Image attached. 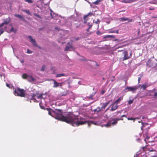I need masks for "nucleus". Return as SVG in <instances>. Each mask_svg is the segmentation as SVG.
Returning <instances> with one entry per match:
<instances>
[{
    "label": "nucleus",
    "mask_w": 157,
    "mask_h": 157,
    "mask_svg": "<svg viewBox=\"0 0 157 157\" xmlns=\"http://www.w3.org/2000/svg\"><path fill=\"white\" fill-rule=\"evenodd\" d=\"M48 111V113L56 119L71 124L74 126H77L82 125L86 123L83 121V119L80 118L79 117L75 116L72 113L67 114L66 116L62 114V110L59 109H55L53 111L50 109L46 108Z\"/></svg>",
    "instance_id": "f257e3e1"
},
{
    "label": "nucleus",
    "mask_w": 157,
    "mask_h": 157,
    "mask_svg": "<svg viewBox=\"0 0 157 157\" xmlns=\"http://www.w3.org/2000/svg\"><path fill=\"white\" fill-rule=\"evenodd\" d=\"M123 120V119L122 118H113L111 120L109 121L108 123L105 124H104L103 126L106 127H109L111 125H114L117 123V121L120 120Z\"/></svg>",
    "instance_id": "f03ea898"
},
{
    "label": "nucleus",
    "mask_w": 157,
    "mask_h": 157,
    "mask_svg": "<svg viewBox=\"0 0 157 157\" xmlns=\"http://www.w3.org/2000/svg\"><path fill=\"white\" fill-rule=\"evenodd\" d=\"M14 94L16 96L21 97H25V90L23 89L17 88L15 89L14 91Z\"/></svg>",
    "instance_id": "7ed1b4c3"
},
{
    "label": "nucleus",
    "mask_w": 157,
    "mask_h": 157,
    "mask_svg": "<svg viewBox=\"0 0 157 157\" xmlns=\"http://www.w3.org/2000/svg\"><path fill=\"white\" fill-rule=\"evenodd\" d=\"M22 77L24 79H26L29 82H33L36 81V79L35 78L26 74H23L22 75Z\"/></svg>",
    "instance_id": "20e7f679"
},
{
    "label": "nucleus",
    "mask_w": 157,
    "mask_h": 157,
    "mask_svg": "<svg viewBox=\"0 0 157 157\" xmlns=\"http://www.w3.org/2000/svg\"><path fill=\"white\" fill-rule=\"evenodd\" d=\"M155 61L153 58L150 59L148 60L147 64L150 67H154L157 65Z\"/></svg>",
    "instance_id": "39448f33"
},
{
    "label": "nucleus",
    "mask_w": 157,
    "mask_h": 157,
    "mask_svg": "<svg viewBox=\"0 0 157 157\" xmlns=\"http://www.w3.org/2000/svg\"><path fill=\"white\" fill-rule=\"evenodd\" d=\"M28 38H29L30 42L32 43L33 46L34 47L37 46V44L36 43L35 40L33 39L31 36H28Z\"/></svg>",
    "instance_id": "423d86ee"
},
{
    "label": "nucleus",
    "mask_w": 157,
    "mask_h": 157,
    "mask_svg": "<svg viewBox=\"0 0 157 157\" xmlns=\"http://www.w3.org/2000/svg\"><path fill=\"white\" fill-rule=\"evenodd\" d=\"M28 38H29L30 42L32 43L33 46L34 47L37 46V44L36 43L35 40L33 39L31 36H28Z\"/></svg>",
    "instance_id": "0eeeda50"
},
{
    "label": "nucleus",
    "mask_w": 157,
    "mask_h": 157,
    "mask_svg": "<svg viewBox=\"0 0 157 157\" xmlns=\"http://www.w3.org/2000/svg\"><path fill=\"white\" fill-rule=\"evenodd\" d=\"M52 80L54 82V85L53 86V87L56 88L62 86V83H58L54 79H52Z\"/></svg>",
    "instance_id": "6e6552de"
},
{
    "label": "nucleus",
    "mask_w": 157,
    "mask_h": 157,
    "mask_svg": "<svg viewBox=\"0 0 157 157\" xmlns=\"http://www.w3.org/2000/svg\"><path fill=\"white\" fill-rule=\"evenodd\" d=\"M137 88L135 87H129L127 86L124 89L125 92H128L129 91H133L136 90Z\"/></svg>",
    "instance_id": "1a4fd4ad"
},
{
    "label": "nucleus",
    "mask_w": 157,
    "mask_h": 157,
    "mask_svg": "<svg viewBox=\"0 0 157 157\" xmlns=\"http://www.w3.org/2000/svg\"><path fill=\"white\" fill-rule=\"evenodd\" d=\"M112 107L111 109V110L112 111H115L118 108L117 104L115 102H113L111 104Z\"/></svg>",
    "instance_id": "9d476101"
},
{
    "label": "nucleus",
    "mask_w": 157,
    "mask_h": 157,
    "mask_svg": "<svg viewBox=\"0 0 157 157\" xmlns=\"http://www.w3.org/2000/svg\"><path fill=\"white\" fill-rule=\"evenodd\" d=\"M123 54L124 55L123 59V60L128 59L129 58V55H128L127 51H124L123 52Z\"/></svg>",
    "instance_id": "9b49d317"
},
{
    "label": "nucleus",
    "mask_w": 157,
    "mask_h": 157,
    "mask_svg": "<svg viewBox=\"0 0 157 157\" xmlns=\"http://www.w3.org/2000/svg\"><path fill=\"white\" fill-rule=\"evenodd\" d=\"M10 21V18L8 17V18L5 19L4 21V22L2 23L1 25V26L2 27L3 25L5 24H7L9 23Z\"/></svg>",
    "instance_id": "f8f14e48"
},
{
    "label": "nucleus",
    "mask_w": 157,
    "mask_h": 157,
    "mask_svg": "<svg viewBox=\"0 0 157 157\" xmlns=\"http://www.w3.org/2000/svg\"><path fill=\"white\" fill-rule=\"evenodd\" d=\"M73 49V47L71 45H67L66 46L65 48L64 49V51H71Z\"/></svg>",
    "instance_id": "ddd939ff"
},
{
    "label": "nucleus",
    "mask_w": 157,
    "mask_h": 157,
    "mask_svg": "<svg viewBox=\"0 0 157 157\" xmlns=\"http://www.w3.org/2000/svg\"><path fill=\"white\" fill-rule=\"evenodd\" d=\"M110 101H109L108 102H106L103 104L101 108L102 110L103 109H105V108L107 106L108 104L110 103Z\"/></svg>",
    "instance_id": "4468645a"
},
{
    "label": "nucleus",
    "mask_w": 157,
    "mask_h": 157,
    "mask_svg": "<svg viewBox=\"0 0 157 157\" xmlns=\"http://www.w3.org/2000/svg\"><path fill=\"white\" fill-rule=\"evenodd\" d=\"M15 16L16 17H18L19 18V19L23 21H24L25 20V19H24L23 17L20 15L16 14H15Z\"/></svg>",
    "instance_id": "2eb2a0df"
},
{
    "label": "nucleus",
    "mask_w": 157,
    "mask_h": 157,
    "mask_svg": "<svg viewBox=\"0 0 157 157\" xmlns=\"http://www.w3.org/2000/svg\"><path fill=\"white\" fill-rule=\"evenodd\" d=\"M135 1V0H123L122 1V2L125 3H131Z\"/></svg>",
    "instance_id": "dca6fc26"
},
{
    "label": "nucleus",
    "mask_w": 157,
    "mask_h": 157,
    "mask_svg": "<svg viewBox=\"0 0 157 157\" xmlns=\"http://www.w3.org/2000/svg\"><path fill=\"white\" fill-rule=\"evenodd\" d=\"M149 86L148 84L146 83H144L143 84L141 87V88L143 89V90H145L147 87Z\"/></svg>",
    "instance_id": "f3484780"
},
{
    "label": "nucleus",
    "mask_w": 157,
    "mask_h": 157,
    "mask_svg": "<svg viewBox=\"0 0 157 157\" xmlns=\"http://www.w3.org/2000/svg\"><path fill=\"white\" fill-rule=\"evenodd\" d=\"M94 15V14L93 13H88L87 15L84 16V19L85 20L86 18L88 16H91L92 15Z\"/></svg>",
    "instance_id": "a211bd4d"
},
{
    "label": "nucleus",
    "mask_w": 157,
    "mask_h": 157,
    "mask_svg": "<svg viewBox=\"0 0 157 157\" xmlns=\"http://www.w3.org/2000/svg\"><path fill=\"white\" fill-rule=\"evenodd\" d=\"M80 38V37L76 38L75 37H72L71 38V41H77Z\"/></svg>",
    "instance_id": "6ab92c4d"
},
{
    "label": "nucleus",
    "mask_w": 157,
    "mask_h": 157,
    "mask_svg": "<svg viewBox=\"0 0 157 157\" xmlns=\"http://www.w3.org/2000/svg\"><path fill=\"white\" fill-rule=\"evenodd\" d=\"M102 110L101 108L100 107H98L96 109H94V111L95 112H97V113H98L99 111Z\"/></svg>",
    "instance_id": "aec40b11"
},
{
    "label": "nucleus",
    "mask_w": 157,
    "mask_h": 157,
    "mask_svg": "<svg viewBox=\"0 0 157 157\" xmlns=\"http://www.w3.org/2000/svg\"><path fill=\"white\" fill-rule=\"evenodd\" d=\"M66 76L65 74H59L56 75V78L61 77L62 76Z\"/></svg>",
    "instance_id": "412c9836"
},
{
    "label": "nucleus",
    "mask_w": 157,
    "mask_h": 157,
    "mask_svg": "<svg viewBox=\"0 0 157 157\" xmlns=\"http://www.w3.org/2000/svg\"><path fill=\"white\" fill-rule=\"evenodd\" d=\"M43 105V104H42V100H41L40 101V104H39V105H40V108L41 109H46L47 110L46 108L45 109L44 108V107Z\"/></svg>",
    "instance_id": "4be33fe9"
},
{
    "label": "nucleus",
    "mask_w": 157,
    "mask_h": 157,
    "mask_svg": "<svg viewBox=\"0 0 157 157\" xmlns=\"http://www.w3.org/2000/svg\"><path fill=\"white\" fill-rule=\"evenodd\" d=\"M123 98L122 97H120L117 100L115 101H114V102L117 103L119 102Z\"/></svg>",
    "instance_id": "5701e85b"
},
{
    "label": "nucleus",
    "mask_w": 157,
    "mask_h": 157,
    "mask_svg": "<svg viewBox=\"0 0 157 157\" xmlns=\"http://www.w3.org/2000/svg\"><path fill=\"white\" fill-rule=\"evenodd\" d=\"M109 33H116L117 34L119 33L118 30H111L109 32Z\"/></svg>",
    "instance_id": "b1692460"
},
{
    "label": "nucleus",
    "mask_w": 157,
    "mask_h": 157,
    "mask_svg": "<svg viewBox=\"0 0 157 157\" xmlns=\"http://www.w3.org/2000/svg\"><path fill=\"white\" fill-rule=\"evenodd\" d=\"M102 0H97L95 2H94L92 3V4H94L95 5H98L99 3L102 1Z\"/></svg>",
    "instance_id": "393cba45"
},
{
    "label": "nucleus",
    "mask_w": 157,
    "mask_h": 157,
    "mask_svg": "<svg viewBox=\"0 0 157 157\" xmlns=\"http://www.w3.org/2000/svg\"><path fill=\"white\" fill-rule=\"evenodd\" d=\"M43 95V94H41L40 95H39L37 96V98L38 99H40L41 101L42 100V98H43V100H44V98L42 96Z\"/></svg>",
    "instance_id": "a878e982"
},
{
    "label": "nucleus",
    "mask_w": 157,
    "mask_h": 157,
    "mask_svg": "<svg viewBox=\"0 0 157 157\" xmlns=\"http://www.w3.org/2000/svg\"><path fill=\"white\" fill-rule=\"evenodd\" d=\"M35 96V95L34 94H33V95L32 96V98L31 99V100H33L34 101V102H38V101H37V100L34 98V96Z\"/></svg>",
    "instance_id": "bb28decb"
},
{
    "label": "nucleus",
    "mask_w": 157,
    "mask_h": 157,
    "mask_svg": "<svg viewBox=\"0 0 157 157\" xmlns=\"http://www.w3.org/2000/svg\"><path fill=\"white\" fill-rule=\"evenodd\" d=\"M114 38V36L113 35H107L105 36L104 38Z\"/></svg>",
    "instance_id": "cd10ccee"
},
{
    "label": "nucleus",
    "mask_w": 157,
    "mask_h": 157,
    "mask_svg": "<svg viewBox=\"0 0 157 157\" xmlns=\"http://www.w3.org/2000/svg\"><path fill=\"white\" fill-rule=\"evenodd\" d=\"M95 93H93L91 94H90V96L88 97V98H89L91 99H94V98H93V97L95 95Z\"/></svg>",
    "instance_id": "c85d7f7f"
},
{
    "label": "nucleus",
    "mask_w": 157,
    "mask_h": 157,
    "mask_svg": "<svg viewBox=\"0 0 157 157\" xmlns=\"http://www.w3.org/2000/svg\"><path fill=\"white\" fill-rule=\"evenodd\" d=\"M137 118H128L127 119L128 120H133L134 121L136 119H138Z\"/></svg>",
    "instance_id": "c756f323"
},
{
    "label": "nucleus",
    "mask_w": 157,
    "mask_h": 157,
    "mask_svg": "<svg viewBox=\"0 0 157 157\" xmlns=\"http://www.w3.org/2000/svg\"><path fill=\"white\" fill-rule=\"evenodd\" d=\"M22 11L26 12L28 15H29L30 14V13L29 10H23Z\"/></svg>",
    "instance_id": "7c9ffc66"
},
{
    "label": "nucleus",
    "mask_w": 157,
    "mask_h": 157,
    "mask_svg": "<svg viewBox=\"0 0 157 157\" xmlns=\"http://www.w3.org/2000/svg\"><path fill=\"white\" fill-rule=\"evenodd\" d=\"M6 84L7 86L9 88H11L12 87V85L11 84H9L7 83H6Z\"/></svg>",
    "instance_id": "2f4dec72"
},
{
    "label": "nucleus",
    "mask_w": 157,
    "mask_h": 157,
    "mask_svg": "<svg viewBox=\"0 0 157 157\" xmlns=\"http://www.w3.org/2000/svg\"><path fill=\"white\" fill-rule=\"evenodd\" d=\"M45 65H44L42 67L41 69V71H44L45 68Z\"/></svg>",
    "instance_id": "473e14b6"
},
{
    "label": "nucleus",
    "mask_w": 157,
    "mask_h": 157,
    "mask_svg": "<svg viewBox=\"0 0 157 157\" xmlns=\"http://www.w3.org/2000/svg\"><path fill=\"white\" fill-rule=\"evenodd\" d=\"M88 25L89 26V27L86 29V31L87 32L89 31V29L92 27V25H90L89 23Z\"/></svg>",
    "instance_id": "72a5a7b5"
},
{
    "label": "nucleus",
    "mask_w": 157,
    "mask_h": 157,
    "mask_svg": "<svg viewBox=\"0 0 157 157\" xmlns=\"http://www.w3.org/2000/svg\"><path fill=\"white\" fill-rule=\"evenodd\" d=\"M25 1L29 3H32L33 2L32 0H25Z\"/></svg>",
    "instance_id": "f704fd0d"
},
{
    "label": "nucleus",
    "mask_w": 157,
    "mask_h": 157,
    "mask_svg": "<svg viewBox=\"0 0 157 157\" xmlns=\"http://www.w3.org/2000/svg\"><path fill=\"white\" fill-rule=\"evenodd\" d=\"M121 19L122 21H125L128 20V19L127 18L122 17L121 18Z\"/></svg>",
    "instance_id": "c9c22d12"
},
{
    "label": "nucleus",
    "mask_w": 157,
    "mask_h": 157,
    "mask_svg": "<svg viewBox=\"0 0 157 157\" xmlns=\"http://www.w3.org/2000/svg\"><path fill=\"white\" fill-rule=\"evenodd\" d=\"M10 31L11 32H13L14 33H15L16 32V30H14V29L13 27H12L11 29H10Z\"/></svg>",
    "instance_id": "e433bc0d"
},
{
    "label": "nucleus",
    "mask_w": 157,
    "mask_h": 157,
    "mask_svg": "<svg viewBox=\"0 0 157 157\" xmlns=\"http://www.w3.org/2000/svg\"><path fill=\"white\" fill-rule=\"evenodd\" d=\"M100 22V20L98 19L97 21L94 22L96 24H99V23Z\"/></svg>",
    "instance_id": "4c0bfd02"
},
{
    "label": "nucleus",
    "mask_w": 157,
    "mask_h": 157,
    "mask_svg": "<svg viewBox=\"0 0 157 157\" xmlns=\"http://www.w3.org/2000/svg\"><path fill=\"white\" fill-rule=\"evenodd\" d=\"M27 53L28 54H31L32 53V52L29 49L27 50Z\"/></svg>",
    "instance_id": "58836bf2"
},
{
    "label": "nucleus",
    "mask_w": 157,
    "mask_h": 157,
    "mask_svg": "<svg viewBox=\"0 0 157 157\" xmlns=\"http://www.w3.org/2000/svg\"><path fill=\"white\" fill-rule=\"evenodd\" d=\"M133 102V100H129L128 101V104H130L132 103Z\"/></svg>",
    "instance_id": "ea45409f"
},
{
    "label": "nucleus",
    "mask_w": 157,
    "mask_h": 157,
    "mask_svg": "<svg viewBox=\"0 0 157 157\" xmlns=\"http://www.w3.org/2000/svg\"><path fill=\"white\" fill-rule=\"evenodd\" d=\"M96 33L98 35H101V33L99 31H98Z\"/></svg>",
    "instance_id": "a19ab883"
},
{
    "label": "nucleus",
    "mask_w": 157,
    "mask_h": 157,
    "mask_svg": "<svg viewBox=\"0 0 157 157\" xmlns=\"http://www.w3.org/2000/svg\"><path fill=\"white\" fill-rule=\"evenodd\" d=\"M141 123H142V126L141 127V130H142L143 127V126H144V124H147V123H145V124H144V123L143 122H141Z\"/></svg>",
    "instance_id": "79ce46f5"
},
{
    "label": "nucleus",
    "mask_w": 157,
    "mask_h": 157,
    "mask_svg": "<svg viewBox=\"0 0 157 157\" xmlns=\"http://www.w3.org/2000/svg\"><path fill=\"white\" fill-rule=\"evenodd\" d=\"M154 96L155 97H157V92L154 93Z\"/></svg>",
    "instance_id": "37998d69"
},
{
    "label": "nucleus",
    "mask_w": 157,
    "mask_h": 157,
    "mask_svg": "<svg viewBox=\"0 0 157 157\" xmlns=\"http://www.w3.org/2000/svg\"><path fill=\"white\" fill-rule=\"evenodd\" d=\"M105 93V91L104 90H102V91L101 92V95H103V94L104 93Z\"/></svg>",
    "instance_id": "c03bdc74"
},
{
    "label": "nucleus",
    "mask_w": 157,
    "mask_h": 157,
    "mask_svg": "<svg viewBox=\"0 0 157 157\" xmlns=\"http://www.w3.org/2000/svg\"><path fill=\"white\" fill-rule=\"evenodd\" d=\"M132 55V52H130L129 53V58L131 57Z\"/></svg>",
    "instance_id": "a18cd8bd"
},
{
    "label": "nucleus",
    "mask_w": 157,
    "mask_h": 157,
    "mask_svg": "<svg viewBox=\"0 0 157 157\" xmlns=\"http://www.w3.org/2000/svg\"><path fill=\"white\" fill-rule=\"evenodd\" d=\"M52 12H51V17H52V18H54V16H53L52 15Z\"/></svg>",
    "instance_id": "49530a36"
},
{
    "label": "nucleus",
    "mask_w": 157,
    "mask_h": 157,
    "mask_svg": "<svg viewBox=\"0 0 157 157\" xmlns=\"http://www.w3.org/2000/svg\"><path fill=\"white\" fill-rule=\"evenodd\" d=\"M126 117V115H122L121 116V117Z\"/></svg>",
    "instance_id": "de8ad7c7"
},
{
    "label": "nucleus",
    "mask_w": 157,
    "mask_h": 157,
    "mask_svg": "<svg viewBox=\"0 0 157 157\" xmlns=\"http://www.w3.org/2000/svg\"><path fill=\"white\" fill-rule=\"evenodd\" d=\"M81 59L83 60V61H85L86 60V59L84 58L83 57L82 59Z\"/></svg>",
    "instance_id": "09e8293b"
},
{
    "label": "nucleus",
    "mask_w": 157,
    "mask_h": 157,
    "mask_svg": "<svg viewBox=\"0 0 157 157\" xmlns=\"http://www.w3.org/2000/svg\"><path fill=\"white\" fill-rule=\"evenodd\" d=\"M89 4H90V6L92 7V4L91 3H90V2H88ZM93 8H94V6H93Z\"/></svg>",
    "instance_id": "8fccbe9b"
},
{
    "label": "nucleus",
    "mask_w": 157,
    "mask_h": 157,
    "mask_svg": "<svg viewBox=\"0 0 157 157\" xmlns=\"http://www.w3.org/2000/svg\"><path fill=\"white\" fill-rule=\"evenodd\" d=\"M149 9L150 10H154V8H149Z\"/></svg>",
    "instance_id": "3c124183"
},
{
    "label": "nucleus",
    "mask_w": 157,
    "mask_h": 157,
    "mask_svg": "<svg viewBox=\"0 0 157 157\" xmlns=\"http://www.w3.org/2000/svg\"><path fill=\"white\" fill-rule=\"evenodd\" d=\"M42 104H43L44 102V100H43V98H42Z\"/></svg>",
    "instance_id": "603ef678"
},
{
    "label": "nucleus",
    "mask_w": 157,
    "mask_h": 157,
    "mask_svg": "<svg viewBox=\"0 0 157 157\" xmlns=\"http://www.w3.org/2000/svg\"><path fill=\"white\" fill-rule=\"evenodd\" d=\"M140 77H139V78H138V81H139V82H140Z\"/></svg>",
    "instance_id": "864d4df0"
},
{
    "label": "nucleus",
    "mask_w": 157,
    "mask_h": 157,
    "mask_svg": "<svg viewBox=\"0 0 157 157\" xmlns=\"http://www.w3.org/2000/svg\"><path fill=\"white\" fill-rule=\"evenodd\" d=\"M11 47H12V48H13V52L14 53V48H13V47H12V46H11Z\"/></svg>",
    "instance_id": "5fc2aeb1"
},
{
    "label": "nucleus",
    "mask_w": 157,
    "mask_h": 157,
    "mask_svg": "<svg viewBox=\"0 0 157 157\" xmlns=\"http://www.w3.org/2000/svg\"><path fill=\"white\" fill-rule=\"evenodd\" d=\"M141 157H146V155H143L142 156H141Z\"/></svg>",
    "instance_id": "6e6d98bb"
},
{
    "label": "nucleus",
    "mask_w": 157,
    "mask_h": 157,
    "mask_svg": "<svg viewBox=\"0 0 157 157\" xmlns=\"http://www.w3.org/2000/svg\"><path fill=\"white\" fill-rule=\"evenodd\" d=\"M90 123H91L94 124V121H90Z\"/></svg>",
    "instance_id": "4d7b16f0"
},
{
    "label": "nucleus",
    "mask_w": 157,
    "mask_h": 157,
    "mask_svg": "<svg viewBox=\"0 0 157 157\" xmlns=\"http://www.w3.org/2000/svg\"><path fill=\"white\" fill-rule=\"evenodd\" d=\"M96 65L97 66V67L98 66V64L97 63H96Z\"/></svg>",
    "instance_id": "13d9d810"
},
{
    "label": "nucleus",
    "mask_w": 157,
    "mask_h": 157,
    "mask_svg": "<svg viewBox=\"0 0 157 157\" xmlns=\"http://www.w3.org/2000/svg\"><path fill=\"white\" fill-rule=\"evenodd\" d=\"M88 125L89 126H89H90V124L89 123H88Z\"/></svg>",
    "instance_id": "bf43d9fd"
},
{
    "label": "nucleus",
    "mask_w": 157,
    "mask_h": 157,
    "mask_svg": "<svg viewBox=\"0 0 157 157\" xmlns=\"http://www.w3.org/2000/svg\"><path fill=\"white\" fill-rule=\"evenodd\" d=\"M138 123H140L141 122V121H138Z\"/></svg>",
    "instance_id": "052dcab7"
},
{
    "label": "nucleus",
    "mask_w": 157,
    "mask_h": 157,
    "mask_svg": "<svg viewBox=\"0 0 157 157\" xmlns=\"http://www.w3.org/2000/svg\"><path fill=\"white\" fill-rule=\"evenodd\" d=\"M149 138V137H147V139H148Z\"/></svg>",
    "instance_id": "680f3d73"
},
{
    "label": "nucleus",
    "mask_w": 157,
    "mask_h": 157,
    "mask_svg": "<svg viewBox=\"0 0 157 157\" xmlns=\"http://www.w3.org/2000/svg\"><path fill=\"white\" fill-rule=\"evenodd\" d=\"M111 1H112V2H113L114 1V0H111Z\"/></svg>",
    "instance_id": "e2e57ef3"
},
{
    "label": "nucleus",
    "mask_w": 157,
    "mask_h": 157,
    "mask_svg": "<svg viewBox=\"0 0 157 157\" xmlns=\"http://www.w3.org/2000/svg\"><path fill=\"white\" fill-rule=\"evenodd\" d=\"M109 107L108 108H107V109H108L109 108Z\"/></svg>",
    "instance_id": "0e129e2a"
},
{
    "label": "nucleus",
    "mask_w": 157,
    "mask_h": 157,
    "mask_svg": "<svg viewBox=\"0 0 157 157\" xmlns=\"http://www.w3.org/2000/svg\"><path fill=\"white\" fill-rule=\"evenodd\" d=\"M77 54L78 55H79V54L78 53H77Z\"/></svg>",
    "instance_id": "69168bd1"
},
{
    "label": "nucleus",
    "mask_w": 157,
    "mask_h": 157,
    "mask_svg": "<svg viewBox=\"0 0 157 157\" xmlns=\"http://www.w3.org/2000/svg\"><path fill=\"white\" fill-rule=\"evenodd\" d=\"M37 17H39V16H37Z\"/></svg>",
    "instance_id": "338daca9"
},
{
    "label": "nucleus",
    "mask_w": 157,
    "mask_h": 157,
    "mask_svg": "<svg viewBox=\"0 0 157 157\" xmlns=\"http://www.w3.org/2000/svg\"><path fill=\"white\" fill-rule=\"evenodd\" d=\"M151 157H155V156H152Z\"/></svg>",
    "instance_id": "774afa93"
}]
</instances>
